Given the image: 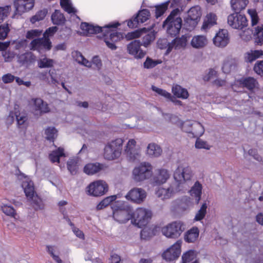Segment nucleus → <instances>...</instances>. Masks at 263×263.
<instances>
[{"mask_svg": "<svg viewBox=\"0 0 263 263\" xmlns=\"http://www.w3.org/2000/svg\"><path fill=\"white\" fill-rule=\"evenodd\" d=\"M51 21L54 25L63 26L65 24L66 20L60 10L55 9L51 15Z\"/></svg>", "mask_w": 263, "mask_h": 263, "instance_id": "29", "label": "nucleus"}, {"mask_svg": "<svg viewBox=\"0 0 263 263\" xmlns=\"http://www.w3.org/2000/svg\"><path fill=\"white\" fill-rule=\"evenodd\" d=\"M214 44L218 47H224L229 43L228 31L226 29H219L213 39Z\"/></svg>", "mask_w": 263, "mask_h": 263, "instance_id": "16", "label": "nucleus"}, {"mask_svg": "<svg viewBox=\"0 0 263 263\" xmlns=\"http://www.w3.org/2000/svg\"><path fill=\"white\" fill-rule=\"evenodd\" d=\"M147 31V29L145 27H143L142 28L138 29L132 31L131 32H128L126 35L125 37L127 40H132L134 38L138 37L142 35L143 33H146Z\"/></svg>", "mask_w": 263, "mask_h": 263, "instance_id": "51", "label": "nucleus"}, {"mask_svg": "<svg viewBox=\"0 0 263 263\" xmlns=\"http://www.w3.org/2000/svg\"><path fill=\"white\" fill-rule=\"evenodd\" d=\"M116 29V28L106 29L107 30L105 31L106 33H109L108 38L115 43L123 39V37L122 33L117 31H111V29Z\"/></svg>", "mask_w": 263, "mask_h": 263, "instance_id": "52", "label": "nucleus"}, {"mask_svg": "<svg viewBox=\"0 0 263 263\" xmlns=\"http://www.w3.org/2000/svg\"><path fill=\"white\" fill-rule=\"evenodd\" d=\"M133 178L136 182L148 179L152 175V166L147 162H143L135 167L132 172Z\"/></svg>", "mask_w": 263, "mask_h": 263, "instance_id": "7", "label": "nucleus"}, {"mask_svg": "<svg viewBox=\"0 0 263 263\" xmlns=\"http://www.w3.org/2000/svg\"><path fill=\"white\" fill-rule=\"evenodd\" d=\"M17 62L22 66H29L36 60L35 55L31 52L26 51L16 55Z\"/></svg>", "mask_w": 263, "mask_h": 263, "instance_id": "18", "label": "nucleus"}, {"mask_svg": "<svg viewBox=\"0 0 263 263\" xmlns=\"http://www.w3.org/2000/svg\"><path fill=\"white\" fill-rule=\"evenodd\" d=\"M179 13L178 8L174 9L162 23V27L166 28L168 36L174 37L180 33L183 23L182 18L177 16Z\"/></svg>", "mask_w": 263, "mask_h": 263, "instance_id": "2", "label": "nucleus"}, {"mask_svg": "<svg viewBox=\"0 0 263 263\" xmlns=\"http://www.w3.org/2000/svg\"><path fill=\"white\" fill-rule=\"evenodd\" d=\"M28 200L31 202V204L35 211L43 210L44 209L43 201L37 194L34 196V197L31 199H28Z\"/></svg>", "mask_w": 263, "mask_h": 263, "instance_id": "48", "label": "nucleus"}, {"mask_svg": "<svg viewBox=\"0 0 263 263\" xmlns=\"http://www.w3.org/2000/svg\"><path fill=\"white\" fill-rule=\"evenodd\" d=\"M125 151L129 160L132 162L136 160L140 155L139 151L135 147L129 149L125 148Z\"/></svg>", "mask_w": 263, "mask_h": 263, "instance_id": "59", "label": "nucleus"}, {"mask_svg": "<svg viewBox=\"0 0 263 263\" xmlns=\"http://www.w3.org/2000/svg\"><path fill=\"white\" fill-rule=\"evenodd\" d=\"M181 248H166L162 254L163 259L166 261L176 260L180 255Z\"/></svg>", "mask_w": 263, "mask_h": 263, "instance_id": "20", "label": "nucleus"}, {"mask_svg": "<svg viewBox=\"0 0 263 263\" xmlns=\"http://www.w3.org/2000/svg\"><path fill=\"white\" fill-rule=\"evenodd\" d=\"M15 120L18 128H27L26 123L28 117L25 114H22L19 110L15 111Z\"/></svg>", "mask_w": 263, "mask_h": 263, "instance_id": "38", "label": "nucleus"}, {"mask_svg": "<svg viewBox=\"0 0 263 263\" xmlns=\"http://www.w3.org/2000/svg\"><path fill=\"white\" fill-rule=\"evenodd\" d=\"M61 8L68 14L72 16L77 13V9L73 7L71 0H60Z\"/></svg>", "mask_w": 263, "mask_h": 263, "instance_id": "36", "label": "nucleus"}, {"mask_svg": "<svg viewBox=\"0 0 263 263\" xmlns=\"http://www.w3.org/2000/svg\"><path fill=\"white\" fill-rule=\"evenodd\" d=\"M108 191V184L102 180L90 182L85 189V192L87 195L95 197L103 196Z\"/></svg>", "mask_w": 263, "mask_h": 263, "instance_id": "6", "label": "nucleus"}, {"mask_svg": "<svg viewBox=\"0 0 263 263\" xmlns=\"http://www.w3.org/2000/svg\"><path fill=\"white\" fill-rule=\"evenodd\" d=\"M258 85L257 81L252 77H242L236 79L234 84V86L238 87L246 88L251 92H253Z\"/></svg>", "mask_w": 263, "mask_h": 263, "instance_id": "13", "label": "nucleus"}, {"mask_svg": "<svg viewBox=\"0 0 263 263\" xmlns=\"http://www.w3.org/2000/svg\"><path fill=\"white\" fill-rule=\"evenodd\" d=\"M11 11L10 5H7L0 7V23L8 16Z\"/></svg>", "mask_w": 263, "mask_h": 263, "instance_id": "62", "label": "nucleus"}, {"mask_svg": "<svg viewBox=\"0 0 263 263\" xmlns=\"http://www.w3.org/2000/svg\"><path fill=\"white\" fill-rule=\"evenodd\" d=\"M11 45H13V49L16 50L21 49H25L28 45V41L27 39L14 40H11Z\"/></svg>", "mask_w": 263, "mask_h": 263, "instance_id": "50", "label": "nucleus"}, {"mask_svg": "<svg viewBox=\"0 0 263 263\" xmlns=\"http://www.w3.org/2000/svg\"><path fill=\"white\" fill-rule=\"evenodd\" d=\"M172 92L176 98L183 100L187 99L190 96L187 89L179 84H176L172 87Z\"/></svg>", "mask_w": 263, "mask_h": 263, "instance_id": "26", "label": "nucleus"}, {"mask_svg": "<svg viewBox=\"0 0 263 263\" xmlns=\"http://www.w3.org/2000/svg\"><path fill=\"white\" fill-rule=\"evenodd\" d=\"M248 2V0H231L233 13H242V11L245 9Z\"/></svg>", "mask_w": 263, "mask_h": 263, "instance_id": "32", "label": "nucleus"}, {"mask_svg": "<svg viewBox=\"0 0 263 263\" xmlns=\"http://www.w3.org/2000/svg\"><path fill=\"white\" fill-rule=\"evenodd\" d=\"M262 55L263 51L262 50H251L245 54V61L251 63Z\"/></svg>", "mask_w": 263, "mask_h": 263, "instance_id": "34", "label": "nucleus"}, {"mask_svg": "<svg viewBox=\"0 0 263 263\" xmlns=\"http://www.w3.org/2000/svg\"><path fill=\"white\" fill-rule=\"evenodd\" d=\"M237 67V63L235 60H227L223 62L222 66V71L226 74H229L232 72H235Z\"/></svg>", "mask_w": 263, "mask_h": 263, "instance_id": "31", "label": "nucleus"}, {"mask_svg": "<svg viewBox=\"0 0 263 263\" xmlns=\"http://www.w3.org/2000/svg\"><path fill=\"white\" fill-rule=\"evenodd\" d=\"M153 26L147 28V33L142 38L141 44L145 47H148L155 40L157 32L152 29Z\"/></svg>", "mask_w": 263, "mask_h": 263, "instance_id": "27", "label": "nucleus"}, {"mask_svg": "<svg viewBox=\"0 0 263 263\" xmlns=\"http://www.w3.org/2000/svg\"><path fill=\"white\" fill-rule=\"evenodd\" d=\"M151 16L150 11L147 9L139 10L130 18L126 20L127 26L130 28H138L140 24H142L149 20Z\"/></svg>", "mask_w": 263, "mask_h": 263, "instance_id": "9", "label": "nucleus"}, {"mask_svg": "<svg viewBox=\"0 0 263 263\" xmlns=\"http://www.w3.org/2000/svg\"><path fill=\"white\" fill-rule=\"evenodd\" d=\"M143 46L141 41L139 40H134L127 45V53L132 55L135 59L140 60L143 59L146 54L147 51L143 50L141 46Z\"/></svg>", "mask_w": 263, "mask_h": 263, "instance_id": "12", "label": "nucleus"}, {"mask_svg": "<svg viewBox=\"0 0 263 263\" xmlns=\"http://www.w3.org/2000/svg\"><path fill=\"white\" fill-rule=\"evenodd\" d=\"M1 210L7 216L14 217L16 214V211L12 205H8L7 204H3L1 206Z\"/></svg>", "mask_w": 263, "mask_h": 263, "instance_id": "60", "label": "nucleus"}, {"mask_svg": "<svg viewBox=\"0 0 263 263\" xmlns=\"http://www.w3.org/2000/svg\"><path fill=\"white\" fill-rule=\"evenodd\" d=\"M253 70L258 74L263 76V60L257 61L254 66Z\"/></svg>", "mask_w": 263, "mask_h": 263, "instance_id": "64", "label": "nucleus"}, {"mask_svg": "<svg viewBox=\"0 0 263 263\" xmlns=\"http://www.w3.org/2000/svg\"><path fill=\"white\" fill-rule=\"evenodd\" d=\"M147 151L149 155H154L155 157L159 156L162 153L160 147L154 143H151L148 145Z\"/></svg>", "mask_w": 263, "mask_h": 263, "instance_id": "54", "label": "nucleus"}, {"mask_svg": "<svg viewBox=\"0 0 263 263\" xmlns=\"http://www.w3.org/2000/svg\"><path fill=\"white\" fill-rule=\"evenodd\" d=\"M152 216V211L144 208L137 209L130 214L129 219L132 223L139 228L146 226Z\"/></svg>", "mask_w": 263, "mask_h": 263, "instance_id": "4", "label": "nucleus"}, {"mask_svg": "<svg viewBox=\"0 0 263 263\" xmlns=\"http://www.w3.org/2000/svg\"><path fill=\"white\" fill-rule=\"evenodd\" d=\"M120 24L117 22H112L103 27H101L98 25L82 22L80 24V28L82 31L83 35L89 36L91 34H96L103 32L104 29L118 28Z\"/></svg>", "mask_w": 263, "mask_h": 263, "instance_id": "3", "label": "nucleus"}, {"mask_svg": "<svg viewBox=\"0 0 263 263\" xmlns=\"http://www.w3.org/2000/svg\"><path fill=\"white\" fill-rule=\"evenodd\" d=\"M227 20L228 24L235 29L242 30L248 25V20L243 13H232Z\"/></svg>", "mask_w": 263, "mask_h": 263, "instance_id": "10", "label": "nucleus"}, {"mask_svg": "<svg viewBox=\"0 0 263 263\" xmlns=\"http://www.w3.org/2000/svg\"><path fill=\"white\" fill-rule=\"evenodd\" d=\"M161 63L162 61L160 60H154L149 57H147L143 63V67L147 69H152Z\"/></svg>", "mask_w": 263, "mask_h": 263, "instance_id": "56", "label": "nucleus"}, {"mask_svg": "<svg viewBox=\"0 0 263 263\" xmlns=\"http://www.w3.org/2000/svg\"><path fill=\"white\" fill-rule=\"evenodd\" d=\"M55 61L54 60L45 57L37 61V66L41 69L49 68L53 67Z\"/></svg>", "mask_w": 263, "mask_h": 263, "instance_id": "47", "label": "nucleus"}, {"mask_svg": "<svg viewBox=\"0 0 263 263\" xmlns=\"http://www.w3.org/2000/svg\"><path fill=\"white\" fill-rule=\"evenodd\" d=\"M117 199L116 195H111L104 198L96 205V210L99 211L103 210Z\"/></svg>", "mask_w": 263, "mask_h": 263, "instance_id": "43", "label": "nucleus"}, {"mask_svg": "<svg viewBox=\"0 0 263 263\" xmlns=\"http://www.w3.org/2000/svg\"><path fill=\"white\" fill-rule=\"evenodd\" d=\"M143 228L140 232V237L142 239L148 240L155 235L154 229L146 226Z\"/></svg>", "mask_w": 263, "mask_h": 263, "instance_id": "53", "label": "nucleus"}, {"mask_svg": "<svg viewBox=\"0 0 263 263\" xmlns=\"http://www.w3.org/2000/svg\"><path fill=\"white\" fill-rule=\"evenodd\" d=\"M34 110L40 112V115L49 113L50 109L48 103L41 98H33L32 99Z\"/></svg>", "mask_w": 263, "mask_h": 263, "instance_id": "21", "label": "nucleus"}, {"mask_svg": "<svg viewBox=\"0 0 263 263\" xmlns=\"http://www.w3.org/2000/svg\"><path fill=\"white\" fill-rule=\"evenodd\" d=\"M52 48V42L48 37H37L32 40L29 44V48L32 51L41 52L42 50L49 51Z\"/></svg>", "mask_w": 263, "mask_h": 263, "instance_id": "11", "label": "nucleus"}, {"mask_svg": "<svg viewBox=\"0 0 263 263\" xmlns=\"http://www.w3.org/2000/svg\"><path fill=\"white\" fill-rule=\"evenodd\" d=\"M185 224L181 220L171 222L161 229L162 234L168 238H178L185 230Z\"/></svg>", "mask_w": 263, "mask_h": 263, "instance_id": "5", "label": "nucleus"}, {"mask_svg": "<svg viewBox=\"0 0 263 263\" xmlns=\"http://www.w3.org/2000/svg\"><path fill=\"white\" fill-rule=\"evenodd\" d=\"M151 89L153 91L156 93L158 95L163 97L166 99H167V98L168 97H171L170 92L167 91L166 90H165L162 88H159V87L155 86L154 85H152L151 86Z\"/></svg>", "mask_w": 263, "mask_h": 263, "instance_id": "61", "label": "nucleus"}, {"mask_svg": "<svg viewBox=\"0 0 263 263\" xmlns=\"http://www.w3.org/2000/svg\"><path fill=\"white\" fill-rule=\"evenodd\" d=\"M10 31V25L7 23L0 24V40H4Z\"/></svg>", "mask_w": 263, "mask_h": 263, "instance_id": "58", "label": "nucleus"}, {"mask_svg": "<svg viewBox=\"0 0 263 263\" xmlns=\"http://www.w3.org/2000/svg\"><path fill=\"white\" fill-rule=\"evenodd\" d=\"M79 160L77 157L69 158L67 161V168L70 175L73 176L78 173L79 170Z\"/></svg>", "mask_w": 263, "mask_h": 263, "instance_id": "35", "label": "nucleus"}, {"mask_svg": "<svg viewBox=\"0 0 263 263\" xmlns=\"http://www.w3.org/2000/svg\"><path fill=\"white\" fill-rule=\"evenodd\" d=\"M201 15L200 7L199 6H195L189 9L186 16L199 22Z\"/></svg>", "mask_w": 263, "mask_h": 263, "instance_id": "41", "label": "nucleus"}, {"mask_svg": "<svg viewBox=\"0 0 263 263\" xmlns=\"http://www.w3.org/2000/svg\"><path fill=\"white\" fill-rule=\"evenodd\" d=\"M22 187L23 189L24 192L27 198L31 199L36 195L35 191L33 182L31 180L24 181L22 183Z\"/></svg>", "mask_w": 263, "mask_h": 263, "instance_id": "25", "label": "nucleus"}, {"mask_svg": "<svg viewBox=\"0 0 263 263\" xmlns=\"http://www.w3.org/2000/svg\"><path fill=\"white\" fill-rule=\"evenodd\" d=\"M112 211L113 218L117 221L122 222L123 221L122 217L125 215H128V217L126 218L127 220L129 219L130 214L128 211L126 210L123 205H119V203H115L111 206Z\"/></svg>", "mask_w": 263, "mask_h": 263, "instance_id": "17", "label": "nucleus"}, {"mask_svg": "<svg viewBox=\"0 0 263 263\" xmlns=\"http://www.w3.org/2000/svg\"><path fill=\"white\" fill-rule=\"evenodd\" d=\"M185 126L189 127V128L185 131L187 133L194 134L193 132V128H197L199 130V132L196 134V136H201L204 132L203 125L199 122L195 121L193 123L189 122L185 124Z\"/></svg>", "mask_w": 263, "mask_h": 263, "instance_id": "37", "label": "nucleus"}, {"mask_svg": "<svg viewBox=\"0 0 263 263\" xmlns=\"http://www.w3.org/2000/svg\"><path fill=\"white\" fill-rule=\"evenodd\" d=\"M170 3V0H168L154 6L152 11V13L154 12L156 18H158L163 15L168 8Z\"/></svg>", "mask_w": 263, "mask_h": 263, "instance_id": "28", "label": "nucleus"}, {"mask_svg": "<svg viewBox=\"0 0 263 263\" xmlns=\"http://www.w3.org/2000/svg\"><path fill=\"white\" fill-rule=\"evenodd\" d=\"M199 230L198 227L194 226L184 234V240L187 243L195 242L198 238Z\"/></svg>", "mask_w": 263, "mask_h": 263, "instance_id": "24", "label": "nucleus"}, {"mask_svg": "<svg viewBox=\"0 0 263 263\" xmlns=\"http://www.w3.org/2000/svg\"><path fill=\"white\" fill-rule=\"evenodd\" d=\"M191 35L189 33L182 35L181 37L175 36L172 43H175V49H184L186 48Z\"/></svg>", "mask_w": 263, "mask_h": 263, "instance_id": "23", "label": "nucleus"}, {"mask_svg": "<svg viewBox=\"0 0 263 263\" xmlns=\"http://www.w3.org/2000/svg\"><path fill=\"white\" fill-rule=\"evenodd\" d=\"M197 256V253L194 249L186 251L182 255L180 263H189L193 260Z\"/></svg>", "mask_w": 263, "mask_h": 263, "instance_id": "44", "label": "nucleus"}, {"mask_svg": "<svg viewBox=\"0 0 263 263\" xmlns=\"http://www.w3.org/2000/svg\"><path fill=\"white\" fill-rule=\"evenodd\" d=\"M76 54L78 59L77 61L79 64L88 68L91 67L92 63L86 59L81 52L76 51Z\"/></svg>", "mask_w": 263, "mask_h": 263, "instance_id": "57", "label": "nucleus"}, {"mask_svg": "<svg viewBox=\"0 0 263 263\" xmlns=\"http://www.w3.org/2000/svg\"><path fill=\"white\" fill-rule=\"evenodd\" d=\"M199 21L186 16L184 17L183 28L187 31H192L197 25Z\"/></svg>", "mask_w": 263, "mask_h": 263, "instance_id": "45", "label": "nucleus"}, {"mask_svg": "<svg viewBox=\"0 0 263 263\" xmlns=\"http://www.w3.org/2000/svg\"><path fill=\"white\" fill-rule=\"evenodd\" d=\"M105 167V165L102 163H88L84 165L83 172L87 175L92 176L103 170Z\"/></svg>", "mask_w": 263, "mask_h": 263, "instance_id": "19", "label": "nucleus"}, {"mask_svg": "<svg viewBox=\"0 0 263 263\" xmlns=\"http://www.w3.org/2000/svg\"><path fill=\"white\" fill-rule=\"evenodd\" d=\"M253 36L256 45H261L263 44V25L256 26L255 28Z\"/></svg>", "mask_w": 263, "mask_h": 263, "instance_id": "46", "label": "nucleus"}, {"mask_svg": "<svg viewBox=\"0 0 263 263\" xmlns=\"http://www.w3.org/2000/svg\"><path fill=\"white\" fill-rule=\"evenodd\" d=\"M48 13V10L46 8L38 11L35 15H33L30 18V21L32 24H34L44 19Z\"/></svg>", "mask_w": 263, "mask_h": 263, "instance_id": "49", "label": "nucleus"}, {"mask_svg": "<svg viewBox=\"0 0 263 263\" xmlns=\"http://www.w3.org/2000/svg\"><path fill=\"white\" fill-rule=\"evenodd\" d=\"M193 177V173L190 167L182 168L178 167L175 171L173 177L175 181V187L170 186L167 189L162 188L157 192V196L162 199H168L175 193L181 191L182 184L189 181Z\"/></svg>", "mask_w": 263, "mask_h": 263, "instance_id": "1", "label": "nucleus"}, {"mask_svg": "<svg viewBox=\"0 0 263 263\" xmlns=\"http://www.w3.org/2000/svg\"><path fill=\"white\" fill-rule=\"evenodd\" d=\"M170 176L168 170L161 168L158 170V174L154 178V181L156 184L160 185L166 182Z\"/></svg>", "mask_w": 263, "mask_h": 263, "instance_id": "33", "label": "nucleus"}, {"mask_svg": "<svg viewBox=\"0 0 263 263\" xmlns=\"http://www.w3.org/2000/svg\"><path fill=\"white\" fill-rule=\"evenodd\" d=\"M195 147L197 149H205L209 150L211 146L208 144L206 141L200 138H197L195 141Z\"/></svg>", "mask_w": 263, "mask_h": 263, "instance_id": "63", "label": "nucleus"}, {"mask_svg": "<svg viewBox=\"0 0 263 263\" xmlns=\"http://www.w3.org/2000/svg\"><path fill=\"white\" fill-rule=\"evenodd\" d=\"M15 14L21 15L23 13L32 9L34 6V0H14Z\"/></svg>", "mask_w": 263, "mask_h": 263, "instance_id": "15", "label": "nucleus"}, {"mask_svg": "<svg viewBox=\"0 0 263 263\" xmlns=\"http://www.w3.org/2000/svg\"><path fill=\"white\" fill-rule=\"evenodd\" d=\"M58 130L54 126H48L45 129L46 139L50 142H53L58 134Z\"/></svg>", "mask_w": 263, "mask_h": 263, "instance_id": "40", "label": "nucleus"}, {"mask_svg": "<svg viewBox=\"0 0 263 263\" xmlns=\"http://www.w3.org/2000/svg\"><path fill=\"white\" fill-rule=\"evenodd\" d=\"M190 44L193 48L195 49H200L206 45L207 44V39L204 35H195L193 37Z\"/></svg>", "mask_w": 263, "mask_h": 263, "instance_id": "30", "label": "nucleus"}, {"mask_svg": "<svg viewBox=\"0 0 263 263\" xmlns=\"http://www.w3.org/2000/svg\"><path fill=\"white\" fill-rule=\"evenodd\" d=\"M193 204V201L191 197L184 196L178 199L176 202V209L180 212H184L187 210Z\"/></svg>", "mask_w": 263, "mask_h": 263, "instance_id": "22", "label": "nucleus"}, {"mask_svg": "<svg viewBox=\"0 0 263 263\" xmlns=\"http://www.w3.org/2000/svg\"><path fill=\"white\" fill-rule=\"evenodd\" d=\"M146 196V192L143 189L134 188L127 193L125 198L134 203H140L144 200Z\"/></svg>", "mask_w": 263, "mask_h": 263, "instance_id": "14", "label": "nucleus"}, {"mask_svg": "<svg viewBox=\"0 0 263 263\" xmlns=\"http://www.w3.org/2000/svg\"><path fill=\"white\" fill-rule=\"evenodd\" d=\"M208 205L206 201L201 204L200 208L198 210L193 219L194 222L200 221L204 219L207 214Z\"/></svg>", "mask_w": 263, "mask_h": 263, "instance_id": "39", "label": "nucleus"}, {"mask_svg": "<svg viewBox=\"0 0 263 263\" xmlns=\"http://www.w3.org/2000/svg\"><path fill=\"white\" fill-rule=\"evenodd\" d=\"M65 156L64 149L59 147L52 151L49 155V159L52 162H60V158Z\"/></svg>", "mask_w": 263, "mask_h": 263, "instance_id": "42", "label": "nucleus"}, {"mask_svg": "<svg viewBox=\"0 0 263 263\" xmlns=\"http://www.w3.org/2000/svg\"><path fill=\"white\" fill-rule=\"evenodd\" d=\"M122 143L121 139H117L108 143L104 148V158L108 160H112L119 157Z\"/></svg>", "mask_w": 263, "mask_h": 263, "instance_id": "8", "label": "nucleus"}, {"mask_svg": "<svg viewBox=\"0 0 263 263\" xmlns=\"http://www.w3.org/2000/svg\"><path fill=\"white\" fill-rule=\"evenodd\" d=\"M202 189L201 183L199 181H196L190 191L191 196L194 197L202 195Z\"/></svg>", "mask_w": 263, "mask_h": 263, "instance_id": "55", "label": "nucleus"}]
</instances>
